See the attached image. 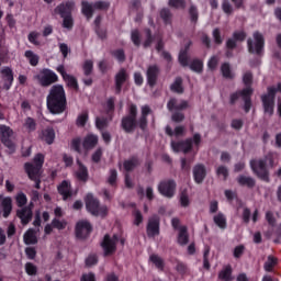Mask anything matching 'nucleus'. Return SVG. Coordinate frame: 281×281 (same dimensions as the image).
<instances>
[{
	"instance_id": "nucleus-61",
	"label": "nucleus",
	"mask_w": 281,
	"mask_h": 281,
	"mask_svg": "<svg viewBox=\"0 0 281 281\" xmlns=\"http://www.w3.org/2000/svg\"><path fill=\"white\" fill-rule=\"evenodd\" d=\"M176 271L180 276H186V273H188V265H186L183 261H178L176 265Z\"/></svg>"
},
{
	"instance_id": "nucleus-10",
	"label": "nucleus",
	"mask_w": 281,
	"mask_h": 281,
	"mask_svg": "<svg viewBox=\"0 0 281 281\" xmlns=\"http://www.w3.org/2000/svg\"><path fill=\"white\" fill-rule=\"evenodd\" d=\"M0 135L2 144L8 148L9 153L16 150V144H14V131L5 125H0Z\"/></svg>"
},
{
	"instance_id": "nucleus-31",
	"label": "nucleus",
	"mask_w": 281,
	"mask_h": 281,
	"mask_svg": "<svg viewBox=\"0 0 281 281\" xmlns=\"http://www.w3.org/2000/svg\"><path fill=\"white\" fill-rule=\"evenodd\" d=\"M233 269L231 265L224 266L223 269L218 273V280L223 281H232L234 278H232Z\"/></svg>"
},
{
	"instance_id": "nucleus-28",
	"label": "nucleus",
	"mask_w": 281,
	"mask_h": 281,
	"mask_svg": "<svg viewBox=\"0 0 281 281\" xmlns=\"http://www.w3.org/2000/svg\"><path fill=\"white\" fill-rule=\"evenodd\" d=\"M213 222L220 229H227V217L224 213L220 212L214 215Z\"/></svg>"
},
{
	"instance_id": "nucleus-64",
	"label": "nucleus",
	"mask_w": 281,
	"mask_h": 281,
	"mask_svg": "<svg viewBox=\"0 0 281 281\" xmlns=\"http://www.w3.org/2000/svg\"><path fill=\"white\" fill-rule=\"evenodd\" d=\"M80 281H97L95 273L93 272L83 273L80 278Z\"/></svg>"
},
{
	"instance_id": "nucleus-56",
	"label": "nucleus",
	"mask_w": 281,
	"mask_h": 281,
	"mask_svg": "<svg viewBox=\"0 0 281 281\" xmlns=\"http://www.w3.org/2000/svg\"><path fill=\"white\" fill-rule=\"evenodd\" d=\"M243 82L246 89H251V82H254V75L251 74V71H247L244 74Z\"/></svg>"
},
{
	"instance_id": "nucleus-54",
	"label": "nucleus",
	"mask_w": 281,
	"mask_h": 281,
	"mask_svg": "<svg viewBox=\"0 0 281 281\" xmlns=\"http://www.w3.org/2000/svg\"><path fill=\"white\" fill-rule=\"evenodd\" d=\"M132 216H134V225L137 227H139L140 223H144V215H142V211L138 209L133 210Z\"/></svg>"
},
{
	"instance_id": "nucleus-5",
	"label": "nucleus",
	"mask_w": 281,
	"mask_h": 281,
	"mask_svg": "<svg viewBox=\"0 0 281 281\" xmlns=\"http://www.w3.org/2000/svg\"><path fill=\"white\" fill-rule=\"evenodd\" d=\"M193 146H195V148H199V146H201V134L195 133L192 138L171 142V148L173 153H183V155H188V153H191Z\"/></svg>"
},
{
	"instance_id": "nucleus-29",
	"label": "nucleus",
	"mask_w": 281,
	"mask_h": 281,
	"mask_svg": "<svg viewBox=\"0 0 281 281\" xmlns=\"http://www.w3.org/2000/svg\"><path fill=\"white\" fill-rule=\"evenodd\" d=\"M93 4L89 3V1L81 2V12L88 21H90V19H93Z\"/></svg>"
},
{
	"instance_id": "nucleus-55",
	"label": "nucleus",
	"mask_w": 281,
	"mask_h": 281,
	"mask_svg": "<svg viewBox=\"0 0 281 281\" xmlns=\"http://www.w3.org/2000/svg\"><path fill=\"white\" fill-rule=\"evenodd\" d=\"M83 69V76H91L93 74V60L88 59L83 63L82 66Z\"/></svg>"
},
{
	"instance_id": "nucleus-23",
	"label": "nucleus",
	"mask_w": 281,
	"mask_h": 281,
	"mask_svg": "<svg viewBox=\"0 0 281 281\" xmlns=\"http://www.w3.org/2000/svg\"><path fill=\"white\" fill-rule=\"evenodd\" d=\"M22 225H27L32 221V207L24 206L16 212Z\"/></svg>"
},
{
	"instance_id": "nucleus-43",
	"label": "nucleus",
	"mask_w": 281,
	"mask_h": 281,
	"mask_svg": "<svg viewBox=\"0 0 281 281\" xmlns=\"http://www.w3.org/2000/svg\"><path fill=\"white\" fill-rule=\"evenodd\" d=\"M160 18L162 19L165 25H171L172 24V13L170 12V9H162L160 11Z\"/></svg>"
},
{
	"instance_id": "nucleus-60",
	"label": "nucleus",
	"mask_w": 281,
	"mask_h": 281,
	"mask_svg": "<svg viewBox=\"0 0 281 281\" xmlns=\"http://www.w3.org/2000/svg\"><path fill=\"white\" fill-rule=\"evenodd\" d=\"M15 201L19 207H23V205L27 204V195H25L23 192H20L16 194Z\"/></svg>"
},
{
	"instance_id": "nucleus-13",
	"label": "nucleus",
	"mask_w": 281,
	"mask_h": 281,
	"mask_svg": "<svg viewBox=\"0 0 281 281\" xmlns=\"http://www.w3.org/2000/svg\"><path fill=\"white\" fill-rule=\"evenodd\" d=\"M43 164H45V156L43 154L35 155L32 162H26L24 165V170L29 175V177H34L41 172L43 168Z\"/></svg>"
},
{
	"instance_id": "nucleus-30",
	"label": "nucleus",
	"mask_w": 281,
	"mask_h": 281,
	"mask_svg": "<svg viewBox=\"0 0 281 281\" xmlns=\"http://www.w3.org/2000/svg\"><path fill=\"white\" fill-rule=\"evenodd\" d=\"M189 49H190V46H186V48L180 50L179 53L178 63L181 65V67L190 66V57L188 56Z\"/></svg>"
},
{
	"instance_id": "nucleus-35",
	"label": "nucleus",
	"mask_w": 281,
	"mask_h": 281,
	"mask_svg": "<svg viewBox=\"0 0 281 281\" xmlns=\"http://www.w3.org/2000/svg\"><path fill=\"white\" fill-rule=\"evenodd\" d=\"M24 243L25 245H36V243H38L36 232L34 229L31 228L24 234Z\"/></svg>"
},
{
	"instance_id": "nucleus-21",
	"label": "nucleus",
	"mask_w": 281,
	"mask_h": 281,
	"mask_svg": "<svg viewBox=\"0 0 281 281\" xmlns=\"http://www.w3.org/2000/svg\"><path fill=\"white\" fill-rule=\"evenodd\" d=\"M153 113L150 105H143L140 108V116L138 119V128L143 131V133L148 128V115Z\"/></svg>"
},
{
	"instance_id": "nucleus-39",
	"label": "nucleus",
	"mask_w": 281,
	"mask_h": 281,
	"mask_svg": "<svg viewBox=\"0 0 281 281\" xmlns=\"http://www.w3.org/2000/svg\"><path fill=\"white\" fill-rule=\"evenodd\" d=\"M247 38V33L245 31H236L233 33V37H229L227 41H234L235 45L243 43Z\"/></svg>"
},
{
	"instance_id": "nucleus-46",
	"label": "nucleus",
	"mask_w": 281,
	"mask_h": 281,
	"mask_svg": "<svg viewBox=\"0 0 281 281\" xmlns=\"http://www.w3.org/2000/svg\"><path fill=\"white\" fill-rule=\"evenodd\" d=\"M146 40L143 43V47L145 49H148L150 45L155 42V35H153V31L150 29H145Z\"/></svg>"
},
{
	"instance_id": "nucleus-50",
	"label": "nucleus",
	"mask_w": 281,
	"mask_h": 281,
	"mask_svg": "<svg viewBox=\"0 0 281 281\" xmlns=\"http://www.w3.org/2000/svg\"><path fill=\"white\" fill-rule=\"evenodd\" d=\"M114 112H115V99L113 97H110L105 103V113L106 115H113Z\"/></svg>"
},
{
	"instance_id": "nucleus-63",
	"label": "nucleus",
	"mask_w": 281,
	"mask_h": 281,
	"mask_svg": "<svg viewBox=\"0 0 281 281\" xmlns=\"http://www.w3.org/2000/svg\"><path fill=\"white\" fill-rule=\"evenodd\" d=\"M93 265H98V255L95 254L89 255L86 258V267H93Z\"/></svg>"
},
{
	"instance_id": "nucleus-41",
	"label": "nucleus",
	"mask_w": 281,
	"mask_h": 281,
	"mask_svg": "<svg viewBox=\"0 0 281 281\" xmlns=\"http://www.w3.org/2000/svg\"><path fill=\"white\" fill-rule=\"evenodd\" d=\"M189 67L195 74H203V60L201 59H193Z\"/></svg>"
},
{
	"instance_id": "nucleus-6",
	"label": "nucleus",
	"mask_w": 281,
	"mask_h": 281,
	"mask_svg": "<svg viewBox=\"0 0 281 281\" xmlns=\"http://www.w3.org/2000/svg\"><path fill=\"white\" fill-rule=\"evenodd\" d=\"M251 95H254V89L244 88L243 90L231 93L229 104L234 106L241 98L244 100V111L245 113H249L251 111Z\"/></svg>"
},
{
	"instance_id": "nucleus-12",
	"label": "nucleus",
	"mask_w": 281,
	"mask_h": 281,
	"mask_svg": "<svg viewBox=\"0 0 281 281\" xmlns=\"http://www.w3.org/2000/svg\"><path fill=\"white\" fill-rule=\"evenodd\" d=\"M55 14H59L63 19V27L66 30L71 29V2H65L59 4L55 10Z\"/></svg>"
},
{
	"instance_id": "nucleus-38",
	"label": "nucleus",
	"mask_w": 281,
	"mask_h": 281,
	"mask_svg": "<svg viewBox=\"0 0 281 281\" xmlns=\"http://www.w3.org/2000/svg\"><path fill=\"white\" fill-rule=\"evenodd\" d=\"M87 122H89V112L85 111L78 115L76 120V125L79 128H85V126H87Z\"/></svg>"
},
{
	"instance_id": "nucleus-44",
	"label": "nucleus",
	"mask_w": 281,
	"mask_h": 281,
	"mask_svg": "<svg viewBox=\"0 0 281 281\" xmlns=\"http://www.w3.org/2000/svg\"><path fill=\"white\" fill-rule=\"evenodd\" d=\"M131 41L135 47H140L142 34L139 33V30L135 29L131 32Z\"/></svg>"
},
{
	"instance_id": "nucleus-24",
	"label": "nucleus",
	"mask_w": 281,
	"mask_h": 281,
	"mask_svg": "<svg viewBox=\"0 0 281 281\" xmlns=\"http://www.w3.org/2000/svg\"><path fill=\"white\" fill-rule=\"evenodd\" d=\"M98 135L95 134H87L83 138L82 146L85 150H93L95 146H98Z\"/></svg>"
},
{
	"instance_id": "nucleus-15",
	"label": "nucleus",
	"mask_w": 281,
	"mask_h": 281,
	"mask_svg": "<svg viewBox=\"0 0 281 281\" xmlns=\"http://www.w3.org/2000/svg\"><path fill=\"white\" fill-rule=\"evenodd\" d=\"M139 166H142V159H139V156L133 155L128 159H125L122 165H120V170L126 172V177H128V175L134 172L136 168H139Z\"/></svg>"
},
{
	"instance_id": "nucleus-62",
	"label": "nucleus",
	"mask_w": 281,
	"mask_h": 281,
	"mask_svg": "<svg viewBox=\"0 0 281 281\" xmlns=\"http://www.w3.org/2000/svg\"><path fill=\"white\" fill-rule=\"evenodd\" d=\"M41 37V33L33 31L29 34V41L32 43V45H41V42L38 38Z\"/></svg>"
},
{
	"instance_id": "nucleus-52",
	"label": "nucleus",
	"mask_w": 281,
	"mask_h": 281,
	"mask_svg": "<svg viewBox=\"0 0 281 281\" xmlns=\"http://www.w3.org/2000/svg\"><path fill=\"white\" fill-rule=\"evenodd\" d=\"M106 126H109V119L100 116L95 117V128H98V131H104Z\"/></svg>"
},
{
	"instance_id": "nucleus-32",
	"label": "nucleus",
	"mask_w": 281,
	"mask_h": 281,
	"mask_svg": "<svg viewBox=\"0 0 281 281\" xmlns=\"http://www.w3.org/2000/svg\"><path fill=\"white\" fill-rule=\"evenodd\" d=\"M149 261L153 262V265L156 267V269H158V271H164V269L166 268V262L164 261V258L159 257V255H150Z\"/></svg>"
},
{
	"instance_id": "nucleus-34",
	"label": "nucleus",
	"mask_w": 281,
	"mask_h": 281,
	"mask_svg": "<svg viewBox=\"0 0 281 281\" xmlns=\"http://www.w3.org/2000/svg\"><path fill=\"white\" fill-rule=\"evenodd\" d=\"M170 91H172V93H183V79L181 77H177L175 79V81L170 86Z\"/></svg>"
},
{
	"instance_id": "nucleus-48",
	"label": "nucleus",
	"mask_w": 281,
	"mask_h": 281,
	"mask_svg": "<svg viewBox=\"0 0 281 281\" xmlns=\"http://www.w3.org/2000/svg\"><path fill=\"white\" fill-rule=\"evenodd\" d=\"M25 58H27L30 65H32V67H36V65H38V55H36L34 52L32 50H26L24 53Z\"/></svg>"
},
{
	"instance_id": "nucleus-36",
	"label": "nucleus",
	"mask_w": 281,
	"mask_h": 281,
	"mask_svg": "<svg viewBox=\"0 0 281 281\" xmlns=\"http://www.w3.org/2000/svg\"><path fill=\"white\" fill-rule=\"evenodd\" d=\"M225 47H226V52H225L226 58H234V49L238 47V44H236L234 40H226Z\"/></svg>"
},
{
	"instance_id": "nucleus-33",
	"label": "nucleus",
	"mask_w": 281,
	"mask_h": 281,
	"mask_svg": "<svg viewBox=\"0 0 281 281\" xmlns=\"http://www.w3.org/2000/svg\"><path fill=\"white\" fill-rule=\"evenodd\" d=\"M58 192L61 194L64 201H67L71 194V187H69L68 181H63L61 184L58 187Z\"/></svg>"
},
{
	"instance_id": "nucleus-3",
	"label": "nucleus",
	"mask_w": 281,
	"mask_h": 281,
	"mask_svg": "<svg viewBox=\"0 0 281 281\" xmlns=\"http://www.w3.org/2000/svg\"><path fill=\"white\" fill-rule=\"evenodd\" d=\"M249 165L256 177H269V169L276 166V161L273 156L268 155L265 158L251 159Z\"/></svg>"
},
{
	"instance_id": "nucleus-40",
	"label": "nucleus",
	"mask_w": 281,
	"mask_h": 281,
	"mask_svg": "<svg viewBox=\"0 0 281 281\" xmlns=\"http://www.w3.org/2000/svg\"><path fill=\"white\" fill-rule=\"evenodd\" d=\"M180 205L181 207L190 206V196L187 188L180 190Z\"/></svg>"
},
{
	"instance_id": "nucleus-59",
	"label": "nucleus",
	"mask_w": 281,
	"mask_h": 281,
	"mask_svg": "<svg viewBox=\"0 0 281 281\" xmlns=\"http://www.w3.org/2000/svg\"><path fill=\"white\" fill-rule=\"evenodd\" d=\"M168 5L170 8H176L177 10L179 8L186 10V0H169Z\"/></svg>"
},
{
	"instance_id": "nucleus-11",
	"label": "nucleus",
	"mask_w": 281,
	"mask_h": 281,
	"mask_svg": "<svg viewBox=\"0 0 281 281\" xmlns=\"http://www.w3.org/2000/svg\"><path fill=\"white\" fill-rule=\"evenodd\" d=\"M117 243H120V236L116 234H114L112 237L109 234L104 235L101 247L105 257L113 256V254L117 251Z\"/></svg>"
},
{
	"instance_id": "nucleus-42",
	"label": "nucleus",
	"mask_w": 281,
	"mask_h": 281,
	"mask_svg": "<svg viewBox=\"0 0 281 281\" xmlns=\"http://www.w3.org/2000/svg\"><path fill=\"white\" fill-rule=\"evenodd\" d=\"M221 71L223 78H226L227 80H232V78H234V74H232V66H229V63L222 64Z\"/></svg>"
},
{
	"instance_id": "nucleus-4",
	"label": "nucleus",
	"mask_w": 281,
	"mask_h": 281,
	"mask_svg": "<svg viewBox=\"0 0 281 281\" xmlns=\"http://www.w3.org/2000/svg\"><path fill=\"white\" fill-rule=\"evenodd\" d=\"M167 109L170 113H172V122L180 124V122H183V120H186V114H183V112L181 111L190 109V103L187 100H181L180 103H178L177 98H171L167 102Z\"/></svg>"
},
{
	"instance_id": "nucleus-19",
	"label": "nucleus",
	"mask_w": 281,
	"mask_h": 281,
	"mask_svg": "<svg viewBox=\"0 0 281 281\" xmlns=\"http://www.w3.org/2000/svg\"><path fill=\"white\" fill-rule=\"evenodd\" d=\"M159 225H160L159 216L154 215L148 218V223L146 227L148 238H155V236H159Z\"/></svg>"
},
{
	"instance_id": "nucleus-51",
	"label": "nucleus",
	"mask_w": 281,
	"mask_h": 281,
	"mask_svg": "<svg viewBox=\"0 0 281 281\" xmlns=\"http://www.w3.org/2000/svg\"><path fill=\"white\" fill-rule=\"evenodd\" d=\"M222 10L227 16H232V14H234V5H232L229 0L222 1Z\"/></svg>"
},
{
	"instance_id": "nucleus-47",
	"label": "nucleus",
	"mask_w": 281,
	"mask_h": 281,
	"mask_svg": "<svg viewBox=\"0 0 281 281\" xmlns=\"http://www.w3.org/2000/svg\"><path fill=\"white\" fill-rule=\"evenodd\" d=\"M237 183L246 188H254V186H256V180L249 177H239L237 179Z\"/></svg>"
},
{
	"instance_id": "nucleus-27",
	"label": "nucleus",
	"mask_w": 281,
	"mask_h": 281,
	"mask_svg": "<svg viewBox=\"0 0 281 281\" xmlns=\"http://www.w3.org/2000/svg\"><path fill=\"white\" fill-rule=\"evenodd\" d=\"M41 139L46 142V144H54V139H56V132H54V128L47 127L42 131Z\"/></svg>"
},
{
	"instance_id": "nucleus-8",
	"label": "nucleus",
	"mask_w": 281,
	"mask_h": 281,
	"mask_svg": "<svg viewBox=\"0 0 281 281\" xmlns=\"http://www.w3.org/2000/svg\"><path fill=\"white\" fill-rule=\"evenodd\" d=\"M267 93L261 95V102L263 106V113L267 115H273L276 110V94L278 93V90H276V87H268Z\"/></svg>"
},
{
	"instance_id": "nucleus-26",
	"label": "nucleus",
	"mask_w": 281,
	"mask_h": 281,
	"mask_svg": "<svg viewBox=\"0 0 281 281\" xmlns=\"http://www.w3.org/2000/svg\"><path fill=\"white\" fill-rule=\"evenodd\" d=\"M0 207L4 218H8L12 212V198H3Z\"/></svg>"
},
{
	"instance_id": "nucleus-22",
	"label": "nucleus",
	"mask_w": 281,
	"mask_h": 281,
	"mask_svg": "<svg viewBox=\"0 0 281 281\" xmlns=\"http://www.w3.org/2000/svg\"><path fill=\"white\" fill-rule=\"evenodd\" d=\"M86 207L92 216H98V209L100 207V201L89 193L86 196Z\"/></svg>"
},
{
	"instance_id": "nucleus-14",
	"label": "nucleus",
	"mask_w": 281,
	"mask_h": 281,
	"mask_svg": "<svg viewBox=\"0 0 281 281\" xmlns=\"http://www.w3.org/2000/svg\"><path fill=\"white\" fill-rule=\"evenodd\" d=\"M91 232H93V226L89 221H79L75 228L76 237L79 240H87L91 236Z\"/></svg>"
},
{
	"instance_id": "nucleus-20",
	"label": "nucleus",
	"mask_w": 281,
	"mask_h": 281,
	"mask_svg": "<svg viewBox=\"0 0 281 281\" xmlns=\"http://www.w3.org/2000/svg\"><path fill=\"white\" fill-rule=\"evenodd\" d=\"M160 69H159V66L157 65H150L148 66L147 68V71H146V77H147V85L149 87H155V85H157V80L159 78V74H160Z\"/></svg>"
},
{
	"instance_id": "nucleus-18",
	"label": "nucleus",
	"mask_w": 281,
	"mask_h": 281,
	"mask_svg": "<svg viewBox=\"0 0 281 281\" xmlns=\"http://www.w3.org/2000/svg\"><path fill=\"white\" fill-rule=\"evenodd\" d=\"M128 78L130 76L125 68H121L116 72V75L114 76L116 95H120V93H122V87H124V83L128 81Z\"/></svg>"
},
{
	"instance_id": "nucleus-37",
	"label": "nucleus",
	"mask_w": 281,
	"mask_h": 281,
	"mask_svg": "<svg viewBox=\"0 0 281 281\" xmlns=\"http://www.w3.org/2000/svg\"><path fill=\"white\" fill-rule=\"evenodd\" d=\"M278 265V258L273 256H268L267 261L263 263V269L267 271V273L273 272V267Z\"/></svg>"
},
{
	"instance_id": "nucleus-17",
	"label": "nucleus",
	"mask_w": 281,
	"mask_h": 281,
	"mask_svg": "<svg viewBox=\"0 0 281 281\" xmlns=\"http://www.w3.org/2000/svg\"><path fill=\"white\" fill-rule=\"evenodd\" d=\"M12 82H14L12 69H10L9 67L2 68L0 71V88L8 91L10 90V87H12Z\"/></svg>"
},
{
	"instance_id": "nucleus-2",
	"label": "nucleus",
	"mask_w": 281,
	"mask_h": 281,
	"mask_svg": "<svg viewBox=\"0 0 281 281\" xmlns=\"http://www.w3.org/2000/svg\"><path fill=\"white\" fill-rule=\"evenodd\" d=\"M139 127V120L137 121V105L131 103L127 108V114L121 119V128L127 135L135 133Z\"/></svg>"
},
{
	"instance_id": "nucleus-7",
	"label": "nucleus",
	"mask_w": 281,
	"mask_h": 281,
	"mask_svg": "<svg viewBox=\"0 0 281 281\" xmlns=\"http://www.w3.org/2000/svg\"><path fill=\"white\" fill-rule=\"evenodd\" d=\"M252 38L247 40V47L249 54H256V56H262L265 54V35L260 32H255ZM255 41V42H254Z\"/></svg>"
},
{
	"instance_id": "nucleus-1",
	"label": "nucleus",
	"mask_w": 281,
	"mask_h": 281,
	"mask_svg": "<svg viewBox=\"0 0 281 281\" xmlns=\"http://www.w3.org/2000/svg\"><path fill=\"white\" fill-rule=\"evenodd\" d=\"M46 106L53 115H60L67 109V95L63 85H54L46 97Z\"/></svg>"
},
{
	"instance_id": "nucleus-16",
	"label": "nucleus",
	"mask_w": 281,
	"mask_h": 281,
	"mask_svg": "<svg viewBox=\"0 0 281 281\" xmlns=\"http://www.w3.org/2000/svg\"><path fill=\"white\" fill-rule=\"evenodd\" d=\"M158 192L166 199H172L177 192V182L175 180L161 181L158 186Z\"/></svg>"
},
{
	"instance_id": "nucleus-9",
	"label": "nucleus",
	"mask_w": 281,
	"mask_h": 281,
	"mask_svg": "<svg viewBox=\"0 0 281 281\" xmlns=\"http://www.w3.org/2000/svg\"><path fill=\"white\" fill-rule=\"evenodd\" d=\"M33 78L42 87H49L50 85H54V82H58V75L47 68L40 70Z\"/></svg>"
},
{
	"instance_id": "nucleus-57",
	"label": "nucleus",
	"mask_w": 281,
	"mask_h": 281,
	"mask_svg": "<svg viewBox=\"0 0 281 281\" xmlns=\"http://www.w3.org/2000/svg\"><path fill=\"white\" fill-rule=\"evenodd\" d=\"M212 36L215 45H223V36L221 35V29L215 27L212 32Z\"/></svg>"
},
{
	"instance_id": "nucleus-45",
	"label": "nucleus",
	"mask_w": 281,
	"mask_h": 281,
	"mask_svg": "<svg viewBox=\"0 0 281 281\" xmlns=\"http://www.w3.org/2000/svg\"><path fill=\"white\" fill-rule=\"evenodd\" d=\"M189 16L193 25H196V23H199V9L196 8V5L192 4L189 8Z\"/></svg>"
},
{
	"instance_id": "nucleus-25",
	"label": "nucleus",
	"mask_w": 281,
	"mask_h": 281,
	"mask_svg": "<svg viewBox=\"0 0 281 281\" xmlns=\"http://www.w3.org/2000/svg\"><path fill=\"white\" fill-rule=\"evenodd\" d=\"M190 243V235L188 234V227L181 226L178 233V245L186 247Z\"/></svg>"
},
{
	"instance_id": "nucleus-58",
	"label": "nucleus",
	"mask_w": 281,
	"mask_h": 281,
	"mask_svg": "<svg viewBox=\"0 0 281 281\" xmlns=\"http://www.w3.org/2000/svg\"><path fill=\"white\" fill-rule=\"evenodd\" d=\"M94 10H108L111 8V2L104 1V0H99L93 3Z\"/></svg>"
},
{
	"instance_id": "nucleus-53",
	"label": "nucleus",
	"mask_w": 281,
	"mask_h": 281,
	"mask_svg": "<svg viewBox=\"0 0 281 281\" xmlns=\"http://www.w3.org/2000/svg\"><path fill=\"white\" fill-rule=\"evenodd\" d=\"M111 55L115 57L119 63H124L126 60V53H124V49L122 48L112 50Z\"/></svg>"
},
{
	"instance_id": "nucleus-49",
	"label": "nucleus",
	"mask_w": 281,
	"mask_h": 281,
	"mask_svg": "<svg viewBox=\"0 0 281 281\" xmlns=\"http://www.w3.org/2000/svg\"><path fill=\"white\" fill-rule=\"evenodd\" d=\"M207 175V169H205V165L198 164L193 167V177H205Z\"/></svg>"
}]
</instances>
